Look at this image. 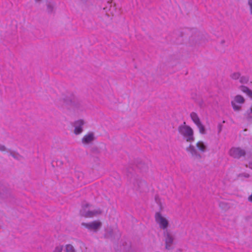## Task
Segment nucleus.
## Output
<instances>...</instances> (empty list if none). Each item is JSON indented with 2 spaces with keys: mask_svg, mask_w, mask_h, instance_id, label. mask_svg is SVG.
<instances>
[{
  "mask_svg": "<svg viewBox=\"0 0 252 252\" xmlns=\"http://www.w3.org/2000/svg\"><path fill=\"white\" fill-rule=\"evenodd\" d=\"M106 9V7H104L103 9L105 10Z\"/></svg>",
  "mask_w": 252,
  "mask_h": 252,
  "instance_id": "obj_40",
  "label": "nucleus"
},
{
  "mask_svg": "<svg viewBox=\"0 0 252 252\" xmlns=\"http://www.w3.org/2000/svg\"><path fill=\"white\" fill-rule=\"evenodd\" d=\"M133 189L140 192H146L148 190L146 183L140 178H134L133 181Z\"/></svg>",
  "mask_w": 252,
  "mask_h": 252,
  "instance_id": "obj_3",
  "label": "nucleus"
},
{
  "mask_svg": "<svg viewBox=\"0 0 252 252\" xmlns=\"http://www.w3.org/2000/svg\"><path fill=\"white\" fill-rule=\"evenodd\" d=\"M57 166H62L63 164V161L61 160H57L56 161Z\"/></svg>",
  "mask_w": 252,
  "mask_h": 252,
  "instance_id": "obj_29",
  "label": "nucleus"
},
{
  "mask_svg": "<svg viewBox=\"0 0 252 252\" xmlns=\"http://www.w3.org/2000/svg\"><path fill=\"white\" fill-rule=\"evenodd\" d=\"M47 11L48 13H51L54 9V5L50 2H46Z\"/></svg>",
  "mask_w": 252,
  "mask_h": 252,
  "instance_id": "obj_20",
  "label": "nucleus"
},
{
  "mask_svg": "<svg viewBox=\"0 0 252 252\" xmlns=\"http://www.w3.org/2000/svg\"><path fill=\"white\" fill-rule=\"evenodd\" d=\"M155 220L159 224V227L163 230L167 229L169 225V222L165 218L162 216L160 212L155 214Z\"/></svg>",
  "mask_w": 252,
  "mask_h": 252,
  "instance_id": "obj_4",
  "label": "nucleus"
},
{
  "mask_svg": "<svg viewBox=\"0 0 252 252\" xmlns=\"http://www.w3.org/2000/svg\"><path fill=\"white\" fill-rule=\"evenodd\" d=\"M221 205H223V203H220V206H221Z\"/></svg>",
  "mask_w": 252,
  "mask_h": 252,
  "instance_id": "obj_39",
  "label": "nucleus"
},
{
  "mask_svg": "<svg viewBox=\"0 0 252 252\" xmlns=\"http://www.w3.org/2000/svg\"><path fill=\"white\" fill-rule=\"evenodd\" d=\"M6 147L0 144V151H6Z\"/></svg>",
  "mask_w": 252,
  "mask_h": 252,
  "instance_id": "obj_31",
  "label": "nucleus"
},
{
  "mask_svg": "<svg viewBox=\"0 0 252 252\" xmlns=\"http://www.w3.org/2000/svg\"><path fill=\"white\" fill-rule=\"evenodd\" d=\"M10 154L11 156H12L14 158H18L17 156L12 151L10 152Z\"/></svg>",
  "mask_w": 252,
  "mask_h": 252,
  "instance_id": "obj_32",
  "label": "nucleus"
},
{
  "mask_svg": "<svg viewBox=\"0 0 252 252\" xmlns=\"http://www.w3.org/2000/svg\"><path fill=\"white\" fill-rule=\"evenodd\" d=\"M178 130L179 133L186 138V141L192 142L194 140L193 130L189 126L186 125L185 122L178 126Z\"/></svg>",
  "mask_w": 252,
  "mask_h": 252,
  "instance_id": "obj_1",
  "label": "nucleus"
},
{
  "mask_svg": "<svg viewBox=\"0 0 252 252\" xmlns=\"http://www.w3.org/2000/svg\"><path fill=\"white\" fill-rule=\"evenodd\" d=\"M163 236L165 238V249L167 250L172 249V245L174 241L173 236L167 229L164 230Z\"/></svg>",
  "mask_w": 252,
  "mask_h": 252,
  "instance_id": "obj_6",
  "label": "nucleus"
},
{
  "mask_svg": "<svg viewBox=\"0 0 252 252\" xmlns=\"http://www.w3.org/2000/svg\"><path fill=\"white\" fill-rule=\"evenodd\" d=\"M249 80V78L247 76H242L240 77V82L242 84H247Z\"/></svg>",
  "mask_w": 252,
  "mask_h": 252,
  "instance_id": "obj_24",
  "label": "nucleus"
},
{
  "mask_svg": "<svg viewBox=\"0 0 252 252\" xmlns=\"http://www.w3.org/2000/svg\"><path fill=\"white\" fill-rule=\"evenodd\" d=\"M90 206L91 205L89 203L82 205V209L80 211V215L81 216L85 218H92L102 213V211L100 209L93 211H87L86 208Z\"/></svg>",
  "mask_w": 252,
  "mask_h": 252,
  "instance_id": "obj_2",
  "label": "nucleus"
},
{
  "mask_svg": "<svg viewBox=\"0 0 252 252\" xmlns=\"http://www.w3.org/2000/svg\"><path fill=\"white\" fill-rule=\"evenodd\" d=\"M92 151L94 153H95V154H98L100 152L98 148L97 147H96L92 148Z\"/></svg>",
  "mask_w": 252,
  "mask_h": 252,
  "instance_id": "obj_27",
  "label": "nucleus"
},
{
  "mask_svg": "<svg viewBox=\"0 0 252 252\" xmlns=\"http://www.w3.org/2000/svg\"><path fill=\"white\" fill-rule=\"evenodd\" d=\"M190 118L192 121L194 122L195 125L199 124L201 122L197 114L194 112H192L190 114Z\"/></svg>",
  "mask_w": 252,
  "mask_h": 252,
  "instance_id": "obj_15",
  "label": "nucleus"
},
{
  "mask_svg": "<svg viewBox=\"0 0 252 252\" xmlns=\"http://www.w3.org/2000/svg\"><path fill=\"white\" fill-rule=\"evenodd\" d=\"M84 125V122L83 120H79L75 121L74 123V133L76 135L81 133L83 130V126Z\"/></svg>",
  "mask_w": 252,
  "mask_h": 252,
  "instance_id": "obj_10",
  "label": "nucleus"
},
{
  "mask_svg": "<svg viewBox=\"0 0 252 252\" xmlns=\"http://www.w3.org/2000/svg\"><path fill=\"white\" fill-rule=\"evenodd\" d=\"M186 150L190 152L192 156L194 157L195 158L200 159L202 158L201 155L197 152L193 146L190 145L187 148Z\"/></svg>",
  "mask_w": 252,
  "mask_h": 252,
  "instance_id": "obj_13",
  "label": "nucleus"
},
{
  "mask_svg": "<svg viewBox=\"0 0 252 252\" xmlns=\"http://www.w3.org/2000/svg\"><path fill=\"white\" fill-rule=\"evenodd\" d=\"M63 249V246L56 247L53 252H62Z\"/></svg>",
  "mask_w": 252,
  "mask_h": 252,
  "instance_id": "obj_25",
  "label": "nucleus"
},
{
  "mask_svg": "<svg viewBox=\"0 0 252 252\" xmlns=\"http://www.w3.org/2000/svg\"><path fill=\"white\" fill-rule=\"evenodd\" d=\"M75 99L74 98L73 99H71L69 102H66V103L72 105H75Z\"/></svg>",
  "mask_w": 252,
  "mask_h": 252,
  "instance_id": "obj_28",
  "label": "nucleus"
},
{
  "mask_svg": "<svg viewBox=\"0 0 252 252\" xmlns=\"http://www.w3.org/2000/svg\"><path fill=\"white\" fill-rule=\"evenodd\" d=\"M81 225L90 230L97 231L101 226L102 223L99 221H93L89 223L82 222Z\"/></svg>",
  "mask_w": 252,
  "mask_h": 252,
  "instance_id": "obj_7",
  "label": "nucleus"
},
{
  "mask_svg": "<svg viewBox=\"0 0 252 252\" xmlns=\"http://www.w3.org/2000/svg\"><path fill=\"white\" fill-rule=\"evenodd\" d=\"M222 126L220 124L219 125V132H220L221 130Z\"/></svg>",
  "mask_w": 252,
  "mask_h": 252,
  "instance_id": "obj_34",
  "label": "nucleus"
},
{
  "mask_svg": "<svg viewBox=\"0 0 252 252\" xmlns=\"http://www.w3.org/2000/svg\"><path fill=\"white\" fill-rule=\"evenodd\" d=\"M241 74L240 73L237 72H234L232 74H231L230 77L232 79L234 80H237L240 77Z\"/></svg>",
  "mask_w": 252,
  "mask_h": 252,
  "instance_id": "obj_22",
  "label": "nucleus"
},
{
  "mask_svg": "<svg viewBox=\"0 0 252 252\" xmlns=\"http://www.w3.org/2000/svg\"><path fill=\"white\" fill-rule=\"evenodd\" d=\"M107 3H108V4H110V3H111V2H110L109 1H108L107 2Z\"/></svg>",
  "mask_w": 252,
  "mask_h": 252,
  "instance_id": "obj_37",
  "label": "nucleus"
},
{
  "mask_svg": "<svg viewBox=\"0 0 252 252\" xmlns=\"http://www.w3.org/2000/svg\"><path fill=\"white\" fill-rule=\"evenodd\" d=\"M249 167L252 169V162L249 163Z\"/></svg>",
  "mask_w": 252,
  "mask_h": 252,
  "instance_id": "obj_35",
  "label": "nucleus"
},
{
  "mask_svg": "<svg viewBox=\"0 0 252 252\" xmlns=\"http://www.w3.org/2000/svg\"><path fill=\"white\" fill-rule=\"evenodd\" d=\"M245 117L248 121H252V105L245 113Z\"/></svg>",
  "mask_w": 252,
  "mask_h": 252,
  "instance_id": "obj_17",
  "label": "nucleus"
},
{
  "mask_svg": "<svg viewBox=\"0 0 252 252\" xmlns=\"http://www.w3.org/2000/svg\"><path fill=\"white\" fill-rule=\"evenodd\" d=\"M95 140L94 132H90L85 135L82 139V142L84 144H89Z\"/></svg>",
  "mask_w": 252,
  "mask_h": 252,
  "instance_id": "obj_12",
  "label": "nucleus"
},
{
  "mask_svg": "<svg viewBox=\"0 0 252 252\" xmlns=\"http://www.w3.org/2000/svg\"><path fill=\"white\" fill-rule=\"evenodd\" d=\"M10 194V190L7 187L3 184H0V198H7Z\"/></svg>",
  "mask_w": 252,
  "mask_h": 252,
  "instance_id": "obj_9",
  "label": "nucleus"
},
{
  "mask_svg": "<svg viewBox=\"0 0 252 252\" xmlns=\"http://www.w3.org/2000/svg\"><path fill=\"white\" fill-rule=\"evenodd\" d=\"M248 201L252 203V194L249 196Z\"/></svg>",
  "mask_w": 252,
  "mask_h": 252,
  "instance_id": "obj_33",
  "label": "nucleus"
},
{
  "mask_svg": "<svg viewBox=\"0 0 252 252\" xmlns=\"http://www.w3.org/2000/svg\"><path fill=\"white\" fill-rule=\"evenodd\" d=\"M239 176H243L245 178H249L250 177V175L249 174L246 173L240 174Z\"/></svg>",
  "mask_w": 252,
  "mask_h": 252,
  "instance_id": "obj_30",
  "label": "nucleus"
},
{
  "mask_svg": "<svg viewBox=\"0 0 252 252\" xmlns=\"http://www.w3.org/2000/svg\"><path fill=\"white\" fill-rule=\"evenodd\" d=\"M231 105L233 107V109L234 111H239L241 109V106L238 105H237L234 101H231Z\"/></svg>",
  "mask_w": 252,
  "mask_h": 252,
  "instance_id": "obj_21",
  "label": "nucleus"
},
{
  "mask_svg": "<svg viewBox=\"0 0 252 252\" xmlns=\"http://www.w3.org/2000/svg\"><path fill=\"white\" fill-rule=\"evenodd\" d=\"M135 164L141 172H145L147 171L148 169L147 164L141 159H136L135 160Z\"/></svg>",
  "mask_w": 252,
  "mask_h": 252,
  "instance_id": "obj_11",
  "label": "nucleus"
},
{
  "mask_svg": "<svg viewBox=\"0 0 252 252\" xmlns=\"http://www.w3.org/2000/svg\"><path fill=\"white\" fill-rule=\"evenodd\" d=\"M245 99L241 95H237L235 96L234 98V101L235 102V103H238L243 104L245 102Z\"/></svg>",
  "mask_w": 252,
  "mask_h": 252,
  "instance_id": "obj_19",
  "label": "nucleus"
},
{
  "mask_svg": "<svg viewBox=\"0 0 252 252\" xmlns=\"http://www.w3.org/2000/svg\"><path fill=\"white\" fill-rule=\"evenodd\" d=\"M196 147L197 149L202 153H204L207 151V146L205 145L203 142L199 141L196 144Z\"/></svg>",
  "mask_w": 252,
  "mask_h": 252,
  "instance_id": "obj_14",
  "label": "nucleus"
},
{
  "mask_svg": "<svg viewBox=\"0 0 252 252\" xmlns=\"http://www.w3.org/2000/svg\"><path fill=\"white\" fill-rule=\"evenodd\" d=\"M224 43V40L221 41V43Z\"/></svg>",
  "mask_w": 252,
  "mask_h": 252,
  "instance_id": "obj_38",
  "label": "nucleus"
},
{
  "mask_svg": "<svg viewBox=\"0 0 252 252\" xmlns=\"http://www.w3.org/2000/svg\"><path fill=\"white\" fill-rule=\"evenodd\" d=\"M121 233L118 229L113 230L111 228H108L104 234V237L111 240L119 239L121 237Z\"/></svg>",
  "mask_w": 252,
  "mask_h": 252,
  "instance_id": "obj_5",
  "label": "nucleus"
},
{
  "mask_svg": "<svg viewBox=\"0 0 252 252\" xmlns=\"http://www.w3.org/2000/svg\"><path fill=\"white\" fill-rule=\"evenodd\" d=\"M81 1H82L83 2H87V0H80Z\"/></svg>",
  "mask_w": 252,
  "mask_h": 252,
  "instance_id": "obj_36",
  "label": "nucleus"
},
{
  "mask_svg": "<svg viewBox=\"0 0 252 252\" xmlns=\"http://www.w3.org/2000/svg\"><path fill=\"white\" fill-rule=\"evenodd\" d=\"M199 129V132L202 134H205L206 133V128L202 124L201 122L196 125Z\"/></svg>",
  "mask_w": 252,
  "mask_h": 252,
  "instance_id": "obj_18",
  "label": "nucleus"
},
{
  "mask_svg": "<svg viewBox=\"0 0 252 252\" xmlns=\"http://www.w3.org/2000/svg\"><path fill=\"white\" fill-rule=\"evenodd\" d=\"M66 252H75L74 247L70 244L66 245Z\"/></svg>",
  "mask_w": 252,
  "mask_h": 252,
  "instance_id": "obj_23",
  "label": "nucleus"
},
{
  "mask_svg": "<svg viewBox=\"0 0 252 252\" xmlns=\"http://www.w3.org/2000/svg\"><path fill=\"white\" fill-rule=\"evenodd\" d=\"M230 155L235 158H240L246 155V152L240 148H232L229 151Z\"/></svg>",
  "mask_w": 252,
  "mask_h": 252,
  "instance_id": "obj_8",
  "label": "nucleus"
},
{
  "mask_svg": "<svg viewBox=\"0 0 252 252\" xmlns=\"http://www.w3.org/2000/svg\"><path fill=\"white\" fill-rule=\"evenodd\" d=\"M240 89L246 93L249 97L252 98V91L249 88L245 86L242 85L240 87Z\"/></svg>",
  "mask_w": 252,
  "mask_h": 252,
  "instance_id": "obj_16",
  "label": "nucleus"
},
{
  "mask_svg": "<svg viewBox=\"0 0 252 252\" xmlns=\"http://www.w3.org/2000/svg\"><path fill=\"white\" fill-rule=\"evenodd\" d=\"M248 4L250 7V13L252 15V0H248Z\"/></svg>",
  "mask_w": 252,
  "mask_h": 252,
  "instance_id": "obj_26",
  "label": "nucleus"
}]
</instances>
